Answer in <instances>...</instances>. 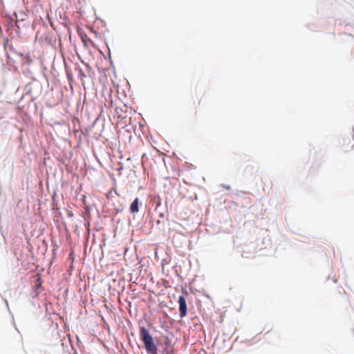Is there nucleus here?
<instances>
[{"label": "nucleus", "instance_id": "f257e3e1", "mask_svg": "<svg viewBox=\"0 0 354 354\" xmlns=\"http://www.w3.org/2000/svg\"><path fill=\"white\" fill-rule=\"evenodd\" d=\"M140 336L144 343L146 351L149 354H156L157 348L149 330L145 327H141L140 328Z\"/></svg>", "mask_w": 354, "mask_h": 354}, {"label": "nucleus", "instance_id": "f03ea898", "mask_svg": "<svg viewBox=\"0 0 354 354\" xmlns=\"http://www.w3.org/2000/svg\"><path fill=\"white\" fill-rule=\"evenodd\" d=\"M178 304L180 317H184L187 315V303L186 299L183 296L179 297Z\"/></svg>", "mask_w": 354, "mask_h": 354}, {"label": "nucleus", "instance_id": "7ed1b4c3", "mask_svg": "<svg viewBox=\"0 0 354 354\" xmlns=\"http://www.w3.org/2000/svg\"><path fill=\"white\" fill-rule=\"evenodd\" d=\"M139 211V198H136L130 205V212L132 214L137 213Z\"/></svg>", "mask_w": 354, "mask_h": 354}, {"label": "nucleus", "instance_id": "20e7f679", "mask_svg": "<svg viewBox=\"0 0 354 354\" xmlns=\"http://www.w3.org/2000/svg\"><path fill=\"white\" fill-rule=\"evenodd\" d=\"M163 344L165 346L166 350H169L173 348V346L171 344V339L168 336L163 337Z\"/></svg>", "mask_w": 354, "mask_h": 354}, {"label": "nucleus", "instance_id": "39448f33", "mask_svg": "<svg viewBox=\"0 0 354 354\" xmlns=\"http://www.w3.org/2000/svg\"><path fill=\"white\" fill-rule=\"evenodd\" d=\"M41 286V281L40 278H38L35 283V287H36V295H38L39 292H37V290H39Z\"/></svg>", "mask_w": 354, "mask_h": 354}, {"label": "nucleus", "instance_id": "423d86ee", "mask_svg": "<svg viewBox=\"0 0 354 354\" xmlns=\"http://www.w3.org/2000/svg\"><path fill=\"white\" fill-rule=\"evenodd\" d=\"M82 41H83L84 43L86 42V41H85V39H84V38H82Z\"/></svg>", "mask_w": 354, "mask_h": 354}]
</instances>
